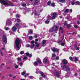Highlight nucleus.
I'll return each instance as SVG.
<instances>
[{"label": "nucleus", "instance_id": "nucleus-8", "mask_svg": "<svg viewBox=\"0 0 80 80\" xmlns=\"http://www.w3.org/2000/svg\"><path fill=\"white\" fill-rule=\"evenodd\" d=\"M51 15L52 19H54L57 17V16L58 15V13L56 12H54L53 13H52Z\"/></svg>", "mask_w": 80, "mask_h": 80}, {"label": "nucleus", "instance_id": "nucleus-28", "mask_svg": "<svg viewBox=\"0 0 80 80\" xmlns=\"http://www.w3.org/2000/svg\"><path fill=\"white\" fill-rule=\"evenodd\" d=\"M76 3V5H80V2L78 1H77L75 2Z\"/></svg>", "mask_w": 80, "mask_h": 80}, {"label": "nucleus", "instance_id": "nucleus-52", "mask_svg": "<svg viewBox=\"0 0 80 80\" xmlns=\"http://www.w3.org/2000/svg\"><path fill=\"white\" fill-rule=\"evenodd\" d=\"M19 65L21 66H22V65H23V63L22 62L19 63Z\"/></svg>", "mask_w": 80, "mask_h": 80}, {"label": "nucleus", "instance_id": "nucleus-60", "mask_svg": "<svg viewBox=\"0 0 80 80\" xmlns=\"http://www.w3.org/2000/svg\"><path fill=\"white\" fill-rule=\"evenodd\" d=\"M66 18L67 19V20H70V19H69V18H68V17H67Z\"/></svg>", "mask_w": 80, "mask_h": 80}, {"label": "nucleus", "instance_id": "nucleus-33", "mask_svg": "<svg viewBox=\"0 0 80 80\" xmlns=\"http://www.w3.org/2000/svg\"><path fill=\"white\" fill-rule=\"evenodd\" d=\"M67 28H70V27H72V26L70 25V24H68L67 25Z\"/></svg>", "mask_w": 80, "mask_h": 80}, {"label": "nucleus", "instance_id": "nucleus-18", "mask_svg": "<svg viewBox=\"0 0 80 80\" xmlns=\"http://www.w3.org/2000/svg\"><path fill=\"white\" fill-rule=\"evenodd\" d=\"M36 60L38 63L39 64H41L42 63V61H41V60H40V59H37Z\"/></svg>", "mask_w": 80, "mask_h": 80}, {"label": "nucleus", "instance_id": "nucleus-10", "mask_svg": "<svg viewBox=\"0 0 80 80\" xmlns=\"http://www.w3.org/2000/svg\"><path fill=\"white\" fill-rule=\"evenodd\" d=\"M48 58L47 56L46 57L43 59V62L44 64H46L48 62Z\"/></svg>", "mask_w": 80, "mask_h": 80}, {"label": "nucleus", "instance_id": "nucleus-2", "mask_svg": "<svg viewBox=\"0 0 80 80\" xmlns=\"http://www.w3.org/2000/svg\"><path fill=\"white\" fill-rule=\"evenodd\" d=\"M22 40L20 39L19 38H17L15 41V45L14 48L16 50H19L21 47V44L22 43Z\"/></svg>", "mask_w": 80, "mask_h": 80}, {"label": "nucleus", "instance_id": "nucleus-3", "mask_svg": "<svg viewBox=\"0 0 80 80\" xmlns=\"http://www.w3.org/2000/svg\"><path fill=\"white\" fill-rule=\"evenodd\" d=\"M0 3L6 7H10V6L13 7V6H15L11 2L7 0H0Z\"/></svg>", "mask_w": 80, "mask_h": 80}, {"label": "nucleus", "instance_id": "nucleus-26", "mask_svg": "<svg viewBox=\"0 0 80 80\" xmlns=\"http://www.w3.org/2000/svg\"><path fill=\"white\" fill-rule=\"evenodd\" d=\"M4 29H5L6 30H10V28H8V27H6V26L4 27Z\"/></svg>", "mask_w": 80, "mask_h": 80}, {"label": "nucleus", "instance_id": "nucleus-63", "mask_svg": "<svg viewBox=\"0 0 80 80\" xmlns=\"http://www.w3.org/2000/svg\"><path fill=\"white\" fill-rule=\"evenodd\" d=\"M23 14H24V15H25L27 13L26 12H23Z\"/></svg>", "mask_w": 80, "mask_h": 80}, {"label": "nucleus", "instance_id": "nucleus-55", "mask_svg": "<svg viewBox=\"0 0 80 80\" xmlns=\"http://www.w3.org/2000/svg\"><path fill=\"white\" fill-rule=\"evenodd\" d=\"M15 68H18V65H16L15 66Z\"/></svg>", "mask_w": 80, "mask_h": 80}, {"label": "nucleus", "instance_id": "nucleus-45", "mask_svg": "<svg viewBox=\"0 0 80 80\" xmlns=\"http://www.w3.org/2000/svg\"><path fill=\"white\" fill-rule=\"evenodd\" d=\"M64 25H68V24H67V21H65L64 22Z\"/></svg>", "mask_w": 80, "mask_h": 80}, {"label": "nucleus", "instance_id": "nucleus-46", "mask_svg": "<svg viewBox=\"0 0 80 80\" xmlns=\"http://www.w3.org/2000/svg\"><path fill=\"white\" fill-rule=\"evenodd\" d=\"M71 4L72 5H75V2L72 1L71 3Z\"/></svg>", "mask_w": 80, "mask_h": 80}, {"label": "nucleus", "instance_id": "nucleus-39", "mask_svg": "<svg viewBox=\"0 0 80 80\" xmlns=\"http://www.w3.org/2000/svg\"><path fill=\"white\" fill-rule=\"evenodd\" d=\"M34 37L35 38H36L38 37V35H37V34H36L34 36Z\"/></svg>", "mask_w": 80, "mask_h": 80}, {"label": "nucleus", "instance_id": "nucleus-23", "mask_svg": "<svg viewBox=\"0 0 80 80\" xmlns=\"http://www.w3.org/2000/svg\"><path fill=\"white\" fill-rule=\"evenodd\" d=\"M46 24H48L50 22V21L48 20V19H47L44 22Z\"/></svg>", "mask_w": 80, "mask_h": 80}, {"label": "nucleus", "instance_id": "nucleus-49", "mask_svg": "<svg viewBox=\"0 0 80 80\" xmlns=\"http://www.w3.org/2000/svg\"><path fill=\"white\" fill-rule=\"evenodd\" d=\"M31 45L29 44H28L26 45V47H30Z\"/></svg>", "mask_w": 80, "mask_h": 80}, {"label": "nucleus", "instance_id": "nucleus-57", "mask_svg": "<svg viewBox=\"0 0 80 80\" xmlns=\"http://www.w3.org/2000/svg\"><path fill=\"white\" fill-rule=\"evenodd\" d=\"M27 57H26V56H25L24 57L23 59L26 60V59H27Z\"/></svg>", "mask_w": 80, "mask_h": 80}, {"label": "nucleus", "instance_id": "nucleus-7", "mask_svg": "<svg viewBox=\"0 0 80 80\" xmlns=\"http://www.w3.org/2000/svg\"><path fill=\"white\" fill-rule=\"evenodd\" d=\"M2 41L3 42V45L5 46V45L7 42V36H6V35H3V37H2Z\"/></svg>", "mask_w": 80, "mask_h": 80}, {"label": "nucleus", "instance_id": "nucleus-43", "mask_svg": "<svg viewBox=\"0 0 80 80\" xmlns=\"http://www.w3.org/2000/svg\"><path fill=\"white\" fill-rule=\"evenodd\" d=\"M51 4V2L49 1L48 2V5H50Z\"/></svg>", "mask_w": 80, "mask_h": 80}, {"label": "nucleus", "instance_id": "nucleus-27", "mask_svg": "<svg viewBox=\"0 0 80 80\" xmlns=\"http://www.w3.org/2000/svg\"><path fill=\"white\" fill-rule=\"evenodd\" d=\"M38 0H35V2L34 3V5H37V4L38 3Z\"/></svg>", "mask_w": 80, "mask_h": 80}, {"label": "nucleus", "instance_id": "nucleus-40", "mask_svg": "<svg viewBox=\"0 0 80 80\" xmlns=\"http://www.w3.org/2000/svg\"><path fill=\"white\" fill-rule=\"evenodd\" d=\"M33 76H30L28 77L29 78H30V79H32L33 78Z\"/></svg>", "mask_w": 80, "mask_h": 80}, {"label": "nucleus", "instance_id": "nucleus-22", "mask_svg": "<svg viewBox=\"0 0 80 80\" xmlns=\"http://www.w3.org/2000/svg\"><path fill=\"white\" fill-rule=\"evenodd\" d=\"M34 65L35 66H38V62H35L34 63Z\"/></svg>", "mask_w": 80, "mask_h": 80}, {"label": "nucleus", "instance_id": "nucleus-53", "mask_svg": "<svg viewBox=\"0 0 80 80\" xmlns=\"http://www.w3.org/2000/svg\"><path fill=\"white\" fill-rule=\"evenodd\" d=\"M74 27L76 28H78V26L77 25H74Z\"/></svg>", "mask_w": 80, "mask_h": 80}, {"label": "nucleus", "instance_id": "nucleus-35", "mask_svg": "<svg viewBox=\"0 0 80 80\" xmlns=\"http://www.w3.org/2000/svg\"><path fill=\"white\" fill-rule=\"evenodd\" d=\"M22 7H26L27 4L25 3H22Z\"/></svg>", "mask_w": 80, "mask_h": 80}, {"label": "nucleus", "instance_id": "nucleus-6", "mask_svg": "<svg viewBox=\"0 0 80 80\" xmlns=\"http://www.w3.org/2000/svg\"><path fill=\"white\" fill-rule=\"evenodd\" d=\"M58 29V27L56 25H54L52 28H50L49 30V32H54V33H57L56 32L57 31Z\"/></svg>", "mask_w": 80, "mask_h": 80}, {"label": "nucleus", "instance_id": "nucleus-14", "mask_svg": "<svg viewBox=\"0 0 80 80\" xmlns=\"http://www.w3.org/2000/svg\"><path fill=\"white\" fill-rule=\"evenodd\" d=\"M35 17L36 18H39V14L38 13H37V12H34Z\"/></svg>", "mask_w": 80, "mask_h": 80}, {"label": "nucleus", "instance_id": "nucleus-34", "mask_svg": "<svg viewBox=\"0 0 80 80\" xmlns=\"http://www.w3.org/2000/svg\"><path fill=\"white\" fill-rule=\"evenodd\" d=\"M69 59L71 61H73V58H72V57H70L69 58Z\"/></svg>", "mask_w": 80, "mask_h": 80}, {"label": "nucleus", "instance_id": "nucleus-25", "mask_svg": "<svg viewBox=\"0 0 80 80\" xmlns=\"http://www.w3.org/2000/svg\"><path fill=\"white\" fill-rule=\"evenodd\" d=\"M67 0H59V1L61 3H65Z\"/></svg>", "mask_w": 80, "mask_h": 80}, {"label": "nucleus", "instance_id": "nucleus-12", "mask_svg": "<svg viewBox=\"0 0 80 80\" xmlns=\"http://www.w3.org/2000/svg\"><path fill=\"white\" fill-rule=\"evenodd\" d=\"M17 28H16V27H15V26H13L12 28V32H16V31H17Z\"/></svg>", "mask_w": 80, "mask_h": 80}, {"label": "nucleus", "instance_id": "nucleus-9", "mask_svg": "<svg viewBox=\"0 0 80 80\" xmlns=\"http://www.w3.org/2000/svg\"><path fill=\"white\" fill-rule=\"evenodd\" d=\"M26 25V24L25 23L22 24H18V23H16L15 24V26L16 27H18L19 28H22V26H25Z\"/></svg>", "mask_w": 80, "mask_h": 80}, {"label": "nucleus", "instance_id": "nucleus-50", "mask_svg": "<svg viewBox=\"0 0 80 80\" xmlns=\"http://www.w3.org/2000/svg\"><path fill=\"white\" fill-rule=\"evenodd\" d=\"M17 59H18V61H20V60H21V58H17Z\"/></svg>", "mask_w": 80, "mask_h": 80}, {"label": "nucleus", "instance_id": "nucleus-32", "mask_svg": "<svg viewBox=\"0 0 80 80\" xmlns=\"http://www.w3.org/2000/svg\"><path fill=\"white\" fill-rule=\"evenodd\" d=\"M34 46H35V45L34 44H32V45H31L30 46V48H33V47H34Z\"/></svg>", "mask_w": 80, "mask_h": 80}, {"label": "nucleus", "instance_id": "nucleus-15", "mask_svg": "<svg viewBox=\"0 0 80 80\" xmlns=\"http://www.w3.org/2000/svg\"><path fill=\"white\" fill-rule=\"evenodd\" d=\"M75 47L74 49L73 48L72 49L73 50H75V49L76 50H79V49H80V48L79 47H77V44H75Z\"/></svg>", "mask_w": 80, "mask_h": 80}, {"label": "nucleus", "instance_id": "nucleus-47", "mask_svg": "<svg viewBox=\"0 0 80 80\" xmlns=\"http://www.w3.org/2000/svg\"><path fill=\"white\" fill-rule=\"evenodd\" d=\"M0 52H1V56H3V52H2L1 50H0Z\"/></svg>", "mask_w": 80, "mask_h": 80}, {"label": "nucleus", "instance_id": "nucleus-31", "mask_svg": "<svg viewBox=\"0 0 80 80\" xmlns=\"http://www.w3.org/2000/svg\"><path fill=\"white\" fill-rule=\"evenodd\" d=\"M51 18V17L50 15H48L47 17V20H50Z\"/></svg>", "mask_w": 80, "mask_h": 80}, {"label": "nucleus", "instance_id": "nucleus-36", "mask_svg": "<svg viewBox=\"0 0 80 80\" xmlns=\"http://www.w3.org/2000/svg\"><path fill=\"white\" fill-rule=\"evenodd\" d=\"M61 42H62V40L60 41L59 39L57 41V43H61Z\"/></svg>", "mask_w": 80, "mask_h": 80}, {"label": "nucleus", "instance_id": "nucleus-54", "mask_svg": "<svg viewBox=\"0 0 80 80\" xmlns=\"http://www.w3.org/2000/svg\"><path fill=\"white\" fill-rule=\"evenodd\" d=\"M77 24H78V25H79V24H80V22L79 21H78L77 22Z\"/></svg>", "mask_w": 80, "mask_h": 80}, {"label": "nucleus", "instance_id": "nucleus-13", "mask_svg": "<svg viewBox=\"0 0 80 80\" xmlns=\"http://www.w3.org/2000/svg\"><path fill=\"white\" fill-rule=\"evenodd\" d=\"M72 9H70L69 10V9H67L64 12H66L67 13H72Z\"/></svg>", "mask_w": 80, "mask_h": 80}, {"label": "nucleus", "instance_id": "nucleus-24", "mask_svg": "<svg viewBox=\"0 0 80 80\" xmlns=\"http://www.w3.org/2000/svg\"><path fill=\"white\" fill-rule=\"evenodd\" d=\"M46 43V40H44L43 41H42V47H44V46H43L44 45H45V43Z\"/></svg>", "mask_w": 80, "mask_h": 80}, {"label": "nucleus", "instance_id": "nucleus-61", "mask_svg": "<svg viewBox=\"0 0 80 80\" xmlns=\"http://www.w3.org/2000/svg\"><path fill=\"white\" fill-rule=\"evenodd\" d=\"M39 46V44H38L36 45V47H38Z\"/></svg>", "mask_w": 80, "mask_h": 80}, {"label": "nucleus", "instance_id": "nucleus-19", "mask_svg": "<svg viewBox=\"0 0 80 80\" xmlns=\"http://www.w3.org/2000/svg\"><path fill=\"white\" fill-rule=\"evenodd\" d=\"M56 57V55L54 53H53L52 54V60H54V58H53V57Z\"/></svg>", "mask_w": 80, "mask_h": 80}, {"label": "nucleus", "instance_id": "nucleus-4", "mask_svg": "<svg viewBox=\"0 0 80 80\" xmlns=\"http://www.w3.org/2000/svg\"><path fill=\"white\" fill-rule=\"evenodd\" d=\"M51 73L52 74H54V75H56L57 77L59 78L60 77V70H59L58 71H57L56 70H55V68L54 67H52V69Z\"/></svg>", "mask_w": 80, "mask_h": 80}, {"label": "nucleus", "instance_id": "nucleus-51", "mask_svg": "<svg viewBox=\"0 0 80 80\" xmlns=\"http://www.w3.org/2000/svg\"><path fill=\"white\" fill-rule=\"evenodd\" d=\"M16 17H18V18L20 17V15L18 14H17L16 15Z\"/></svg>", "mask_w": 80, "mask_h": 80}, {"label": "nucleus", "instance_id": "nucleus-37", "mask_svg": "<svg viewBox=\"0 0 80 80\" xmlns=\"http://www.w3.org/2000/svg\"><path fill=\"white\" fill-rule=\"evenodd\" d=\"M25 73H26V72H23L21 73V75H24Z\"/></svg>", "mask_w": 80, "mask_h": 80}, {"label": "nucleus", "instance_id": "nucleus-11", "mask_svg": "<svg viewBox=\"0 0 80 80\" xmlns=\"http://www.w3.org/2000/svg\"><path fill=\"white\" fill-rule=\"evenodd\" d=\"M6 25H8L9 26H10L12 25V22L9 20H7L6 22Z\"/></svg>", "mask_w": 80, "mask_h": 80}, {"label": "nucleus", "instance_id": "nucleus-58", "mask_svg": "<svg viewBox=\"0 0 80 80\" xmlns=\"http://www.w3.org/2000/svg\"><path fill=\"white\" fill-rule=\"evenodd\" d=\"M42 10H43L42 9L41 10H39V11L38 12V13H40V12H42Z\"/></svg>", "mask_w": 80, "mask_h": 80}, {"label": "nucleus", "instance_id": "nucleus-1", "mask_svg": "<svg viewBox=\"0 0 80 80\" xmlns=\"http://www.w3.org/2000/svg\"><path fill=\"white\" fill-rule=\"evenodd\" d=\"M62 63L64 65L62 67V70L64 71H67V72H68L66 75V76H68L66 77V78H68L71 75V72L70 71H72V70H74V69L72 68H69V65H67V63H68V61L67 60L65 59H62Z\"/></svg>", "mask_w": 80, "mask_h": 80}, {"label": "nucleus", "instance_id": "nucleus-41", "mask_svg": "<svg viewBox=\"0 0 80 80\" xmlns=\"http://www.w3.org/2000/svg\"><path fill=\"white\" fill-rule=\"evenodd\" d=\"M16 20L17 21V22H20V20L19 19H17Z\"/></svg>", "mask_w": 80, "mask_h": 80}, {"label": "nucleus", "instance_id": "nucleus-42", "mask_svg": "<svg viewBox=\"0 0 80 80\" xmlns=\"http://www.w3.org/2000/svg\"><path fill=\"white\" fill-rule=\"evenodd\" d=\"M51 6H52V7H55V3H52L51 4Z\"/></svg>", "mask_w": 80, "mask_h": 80}, {"label": "nucleus", "instance_id": "nucleus-44", "mask_svg": "<svg viewBox=\"0 0 80 80\" xmlns=\"http://www.w3.org/2000/svg\"><path fill=\"white\" fill-rule=\"evenodd\" d=\"M23 53H24V51H21L20 52V53L21 55H22V54H23Z\"/></svg>", "mask_w": 80, "mask_h": 80}, {"label": "nucleus", "instance_id": "nucleus-48", "mask_svg": "<svg viewBox=\"0 0 80 80\" xmlns=\"http://www.w3.org/2000/svg\"><path fill=\"white\" fill-rule=\"evenodd\" d=\"M34 43H35L34 41H32L31 42V44H33Z\"/></svg>", "mask_w": 80, "mask_h": 80}, {"label": "nucleus", "instance_id": "nucleus-38", "mask_svg": "<svg viewBox=\"0 0 80 80\" xmlns=\"http://www.w3.org/2000/svg\"><path fill=\"white\" fill-rule=\"evenodd\" d=\"M29 40H32V39H33V37L32 36H30L29 37Z\"/></svg>", "mask_w": 80, "mask_h": 80}, {"label": "nucleus", "instance_id": "nucleus-62", "mask_svg": "<svg viewBox=\"0 0 80 80\" xmlns=\"http://www.w3.org/2000/svg\"><path fill=\"white\" fill-rule=\"evenodd\" d=\"M2 65H5V64H4V63H2V64H1V68H2Z\"/></svg>", "mask_w": 80, "mask_h": 80}, {"label": "nucleus", "instance_id": "nucleus-64", "mask_svg": "<svg viewBox=\"0 0 80 80\" xmlns=\"http://www.w3.org/2000/svg\"><path fill=\"white\" fill-rule=\"evenodd\" d=\"M39 80H42V78L40 77L39 78Z\"/></svg>", "mask_w": 80, "mask_h": 80}, {"label": "nucleus", "instance_id": "nucleus-30", "mask_svg": "<svg viewBox=\"0 0 80 80\" xmlns=\"http://www.w3.org/2000/svg\"><path fill=\"white\" fill-rule=\"evenodd\" d=\"M42 21H39L38 22V23L37 24V25H39V24H42Z\"/></svg>", "mask_w": 80, "mask_h": 80}, {"label": "nucleus", "instance_id": "nucleus-29", "mask_svg": "<svg viewBox=\"0 0 80 80\" xmlns=\"http://www.w3.org/2000/svg\"><path fill=\"white\" fill-rule=\"evenodd\" d=\"M73 59H74V58L75 62H77V60H78V59H77V57H73Z\"/></svg>", "mask_w": 80, "mask_h": 80}, {"label": "nucleus", "instance_id": "nucleus-20", "mask_svg": "<svg viewBox=\"0 0 80 80\" xmlns=\"http://www.w3.org/2000/svg\"><path fill=\"white\" fill-rule=\"evenodd\" d=\"M59 31L60 32L61 31V33H63V28H62L61 27H60V28L59 29Z\"/></svg>", "mask_w": 80, "mask_h": 80}, {"label": "nucleus", "instance_id": "nucleus-21", "mask_svg": "<svg viewBox=\"0 0 80 80\" xmlns=\"http://www.w3.org/2000/svg\"><path fill=\"white\" fill-rule=\"evenodd\" d=\"M28 32L29 33V34H30V35L33 33V31L32 29L29 30Z\"/></svg>", "mask_w": 80, "mask_h": 80}, {"label": "nucleus", "instance_id": "nucleus-16", "mask_svg": "<svg viewBox=\"0 0 80 80\" xmlns=\"http://www.w3.org/2000/svg\"><path fill=\"white\" fill-rule=\"evenodd\" d=\"M59 50V49H55L54 48H53L52 49V52H58Z\"/></svg>", "mask_w": 80, "mask_h": 80}, {"label": "nucleus", "instance_id": "nucleus-59", "mask_svg": "<svg viewBox=\"0 0 80 80\" xmlns=\"http://www.w3.org/2000/svg\"><path fill=\"white\" fill-rule=\"evenodd\" d=\"M56 60H58L59 59V57H56Z\"/></svg>", "mask_w": 80, "mask_h": 80}, {"label": "nucleus", "instance_id": "nucleus-17", "mask_svg": "<svg viewBox=\"0 0 80 80\" xmlns=\"http://www.w3.org/2000/svg\"><path fill=\"white\" fill-rule=\"evenodd\" d=\"M26 55L28 57H32V54H29L28 52L26 53Z\"/></svg>", "mask_w": 80, "mask_h": 80}, {"label": "nucleus", "instance_id": "nucleus-5", "mask_svg": "<svg viewBox=\"0 0 80 80\" xmlns=\"http://www.w3.org/2000/svg\"><path fill=\"white\" fill-rule=\"evenodd\" d=\"M36 73H37V74H38V73H40V74H41V76L43 78L45 79L46 80H48V78L45 75V74H44V73H43V72H40V70L39 69H38V68H37L36 69Z\"/></svg>", "mask_w": 80, "mask_h": 80}, {"label": "nucleus", "instance_id": "nucleus-56", "mask_svg": "<svg viewBox=\"0 0 80 80\" xmlns=\"http://www.w3.org/2000/svg\"><path fill=\"white\" fill-rule=\"evenodd\" d=\"M64 45H65L64 43H61V45H62V46H64Z\"/></svg>", "mask_w": 80, "mask_h": 80}]
</instances>
